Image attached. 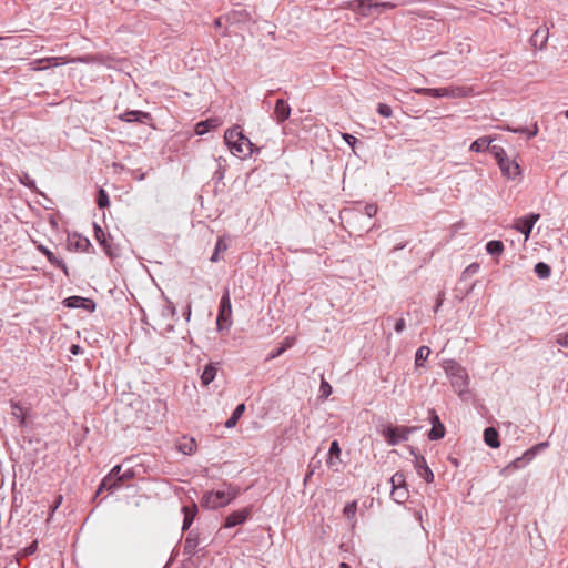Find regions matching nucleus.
<instances>
[{
	"instance_id": "nucleus-3",
	"label": "nucleus",
	"mask_w": 568,
	"mask_h": 568,
	"mask_svg": "<svg viewBox=\"0 0 568 568\" xmlns=\"http://www.w3.org/2000/svg\"><path fill=\"white\" fill-rule=\"evenodd\" d=\"M415 429V427L406 426H387L382 430V435L385 437L389 445L395 446L402 442L408 440L409 435Z\"/></svg>"
},
{
	"instance_id": "nucleus-54",
	"label": "nucleus",
	"mask_w": 568,
	"mask_h": 568,
	"mask_svg": "<svg viewBox=\"0 0 568 568\" xmlns=\"http://www.w3.org/2000/svg\"><path fill=\"white\" fill-rule=\"evenodd\" d=\"M342 136L344 141L352 148H354V145L358 142V140L349 133H343Z\"/></svg>"
},
{
	"instance_id": "nucleus-53",
	"label": "nucleus",
	"mask_w": 568,
	"mask_h": 568,
	"mask_svg": "<svg viewBox=\"0 0 568 568\" xmlns=\"http://www.w3.org/2000/svg\"><path fill=\"white\" fill-rule=\"evenodd\" d=\"M62 500H63V497L62 495H57L55 496V500L54 503L52 504L51 506V510H50V514H49V518L53 515V513L60 507V505L62 504Z\"/></svg>"
},
{
	"instance_id": "nucleus-15",
	"label": "nucleus",
	"mask_w": 568,
	"mask_h": 568,
	"mask_svg": "<svg viewBox=\"0 0 568 568\" xmlns=\"http://www.w3.org/2000/svg\"><path fill=\"white\" fill-rule=\"evenodd\" d=\"M119 119L128 123H146L150 121L151 114L140 110H130L119 115Z\"/></svg>"
},
{
	"instance_id": "nucleus-2",
	"label": "nucleus",
	"mask_w": 568,
	"mask_h": 568,
	"mask_svg": "<svg viewBox=\"0 0 568 568\" xmlns=\"http://www.w3.org/2000/svg\"><path fill=\"white\" fill-rule=\"evenodd\" d=\"M216 325L219 331L229 329L232 325V304L227 288L220 301Z\"/></svg>"
},
{
	"instance_id": "nucleus-1",
	"label": "nucleus",
	"mask_w": 568,
	"mask_h": 568,
	"mask_svg": "<svg viewBox=\"0 0 568 568\" xmlns=\"http://www.w3.org/2000/svg\"><path fill=\"white\" fill-rule=\"evenodd\" d=\"M224 489L206 491L202 497V506L207 509L225 507L240 494V488L232 484H224Z\"/></svg>"
},
{
	"instance_id": "nucleus-48",
	"label": "nucleus",
	"mask_w": 568,
	"mask_h": 568,
	"mask_svg": "<svg viewBox=\"0 0 568 568\" xmlns=\"http://www.w3.org/2000/svg\"><path fill=\"white\" fill-rule=\"evenodd\" d=\"M134 476H135V471H134L133 468L125 469L121 474V476H118V480H119L120 487L122 486V484L124 481H128V480L132 479Z\"/></svg>"
},
{
	"instance_id": "nucleus-41",
	"label": "nucleus",
	"mask_w": 568,
	"mask_h": 568,
	"mask_svg": "<svg viewBox=\"0 0 568 568\" xmlns=\"http://www.w3.org/2000/svg\"><path fill=\"white\" fill-rule=\"evenodd\" d=\"M390 484H392V488H393V487H406V478H405L404 473H402V471H396V473L390 477Z\"/></svg>"
},
{
	"instance_id": "nucleus-13",
	"label": "nucleus",
	"mask_w": 568,
	"mask_h": 568,
	"mask_svg": "<svg viewBox=\"0 0 568 568\" xmlns=\"http://www.w3.org/2000/svg\"><path fill=\"white\" fill-rule=\"evenodd\" d=\"M374 4V0H355L349 3V9L363 17H376Z\"/></svg>"
},
{
	"instance_id": "nucleus-38",
	"label": "nucleus",
	"mask_w": 568,
	"mask_h": 568,
	"mask_svg": "<svg viewBox=\"0 0 568 568\" xmlns=\"http://www.w3.org/2000/svg\"><path fill=\"white\" fill-rule=\"evenodd\" d=\"M11 407L13 409L12 415L13 417L19 420V424L21 426H24L26 424V415L23 414V407L18 402H11Z\"/></svg>"
},
{
	"instance_id": "nucleus-19",
	"label": "nucleus",
	"mask_w": 568,
	"mask_h": 568,
	"mask_svg": "<svg viewBox=\"0 0 568 568\" xmlns=\"http://www.w3.org/2000/svg\"><path fill=\"white\" fill-rule=\"evenodd\" d=\"M439 98L458 99L468 95V89L464 87L439 88Z\"/></svg>"
},
{
	"instance_id": "nucleus-60",
	"label": "nucleus",
	"mask_w": 568,
	"mask_h": 568,
	"mask_svg": "<svg viewBox=\"0 0 568 568\" xmlns=\"http://www.w3.org/2000/svg\"><path fill=\"white\" fill-rule=\"evenodd\" d=\"M21 183L28 187L34 186V181H32L28 174H24L23 178L20 179Z\"/></svg>"
},
{
	"instance_id": "nucleus-52",
	"label": "nucleus",
	"mask_w": 568,
	"mask_h": 568,
	"mask_svg": "<svg viewBox=\"0 0 568 568\" xmlns=\"http://www.w3.org/2000/svg\"><path fill=\"white\" fill-rule=\"evenodd\" d=\"M364 212L368 217H373L377 213V205L373 203H368L364 207Z\"/></svg>"
},
{
	"instance_id": "nucleus-49",
	"label": "nucleus",
	"mask_w": 568,
	"mask_h": 568,
	"mask_svg": "<svg viewBox=\"0 0 568 568\" xmlns=\"http://www.w3.org/2000/svg\"><path fill=\"white\" fill-rule=\"evenodd\" d=\"M320 392H321V396L324 398H327L332 394V386L324 378H322V382L320 385Z\"/></svg>"
},
{
	"instance_id": "nucleus-39",
	"label": "nucleus",
	"mask_w": 568,
	"mask_h": 568,
	"mask_svg": "<svg viewBox=\"0 0 568 568\" xmlns=\"http://www.w3.org/2000/svg\"><path fill=\"white\" fill-rule=\"evenodd\" d=\"M489 152L494 155L498 164L508 159L506 151L500 145H490Z\"/></svg>"
},
{
	"instance_id": "nucleus-64",
	"label": "nucleus",
	"mask_w": 568,
	"mask_h": 568,
	"mask_svg": "<svg viewBox=\"0 0 568 568\" xmlns=\"http://www.w3.org/2000/svg\"><path fill=\"white\" fill-rule=\"evenodd\" d=\"M70 352L74 355L79 354L81 352V347L79 345L73 344L70 348Z\"/></svg>"
},
{
	"instance_id": "nucleus-57",
	"label": "nucleus",
	"mask_w": 568,
	"mask_h": 568,
	"mask_svg": "<svg viewBox=\"0 0 568 568\" xmlns=\"http://www.w3.org/2000/svg\"><path fill=\"white\" fill-rule=\"evenodd\" d=\"M221 160H222V158L220 156V158L217 159L219 168H217V170H216V171H215V173H214V176H215L217 180H222V179H223V176H224V170L222 169Z\"/></svg>"
},
{
	"instance_id": "nucleus-28",
	"label": "nucleus",
	"mask_w": 568,
	"mask_h": 568,
	"mask_svg": "<svg viewBox=\"0 0 568 568\" xmlns=\"http://www.w3.org/2000/svg\"><path fill=\"white\" fill-rule=\"evenodd\" d=\"M229 248V244L226 242L225 236H220L216 241L214 252L210 258L211 262L216 263L220 261V253L225 252Z\"/></svg>"
},
{
	"instance_id": "nucleus-47",
	"label": "nucleus",
	"mask_w": 568,
	"mask_h": 568,
	"mask_svg": "<svg viewBox=\"0 0 568 568\" xmlns=\"http://www.w3.org/2000/svg\"><path fill=\"white\" fill-rule=\"evenodd\" d=\"M377 113L384 118H390L393 114L392 108L386 103H378Z\"/></svg>"
},
{
	"instance_id": "nucleus-44",
	"label": "nucleus",
	"mask_w": 568,
	"mask_h": 568,
	"mask_svg": "<svg viewBox=\"0 0 568 568\" xmlns=\"http://www.w3.org/2000/svg\"><path fill=\"white\" fill-rule=\"evenodd\" d=\"M375 12H376V17L379 16L381 13H383L385 10H390V9H394L397 7L396 3H393V2H377L375 1Z\"/></svg>"
},
{
	"instance_id": "nucleus-35",
	"label": "nucleus",
	"mask_w": 568,
	"mask_h": 568,
	"mask_svg": "<svg viewBox=\"0 0 568 568\" xmlns=\"http://www.w3.org/2000/svg\"><path fill=\"white\" fill-rule=\"evenodd\" d=\"M486 251L490 255H500L504 251V244L501 241L491 240L486 244Z\"/></svg>"
},
{
	"instance_id": "nucleus-5",
	"label": "nucleus",
	"mask_w": 568,
	"mask_h": 568,
	"mask_svg": "<svg viewBox=\"0 0 568 568\" xmlns=\"http://www.w3.org/2000/svg\"><path fill=\"white\" fill-rule=\"evenodd\" d=\"M118 476H121V465H115L110 473L102 479L97 490V495H99L103 490H109L110 493H114L120 488V484L118 480Z\"/></svg>"
},
{
	"instance_id": "nucleus-24",
	"label": "nucleus",
	"mask_w": 568,
	"mask_h": 568,
	"mask_svg": "<svg viewBox=\"0 0 568 568\" xmlns=\"http://www.w3.org/2000/svg\"><path fill=\"white\" fill-rule=\"evenodd\" d=\"M484 442L491 448H498L500 446L498 432L494 427H487L484 430Z\"/></svg>"
},
{
	"instance_id": "nucleus-22",
	"label": "nucleus",
	"mask_w": 568,
	"mask_h": 568,
	"mask_svg": "<svg viewBox=\"0 0 568 568\" xmlns=\"http://www.w3.org/2000/svg\"><path fill=\"white\" fill-rule=\"evenodd\" d=\"M199 546V534L195 531H190L184 541L183 552L187 556H193L196 552V548Z\"/></svg>"
},
{
	"instance_id": "nucleus-45",
	"label": "nucleus",
	"mask_w": 568,
	"mask_h": 568,
	"mask_svg": "<svg viewBox=\"0 0 568 568\" xmlns=\"http://www.w3.org/2000/svg\"><path fill=\"white\" fill-rule=\"evenodd\" d=\"M480 266L478 263H471L469 264L463 272L462 274V278L463 280H466V278H469L471 277L473 275L477 274L478 271H479Z\"/></svg>"
},
{
	"instance_id": "nucleus-63",
	"label": "nucleus",
	"mask_w": 568,
	"mask_h": 568,
	"mask_svg": "<svg viewBox=\"0 0 568 568\" xmlns=\"http://www.w3.org/2000/svg\"><path fill=\"white\" fill-rule=\"evenodd\" d=\"M166 311L172 316H175V314H176V308H175V306H174V304L172 302H168Z\"/></svg>"
},
{
	"instance_id": "nucleus-33",
	"label": "nucleus",
	"mask_w": 568,
	"mask_h": 568,
	"mask_svg": "<svg viewBox=\"0 0 568 568\" xmlns=\"http://www.w3.org/2000/svg\"><path fill=\"white\" fill-rule=\"evenodd\" d=\"M390 495L394 501L402 504L408 498V489L407 487H393Z\"/></svg>"
},
{
	"instance_id": "nucleus-51",
	"label": "nucleus",
	"mask_w": 568,
	"mask_h": 568,
	"mask_svg": "<svg viewBox=\"0 0 568 568\" xmlns=\"http://www.w3.org/2000/svg\"><path fill=\"white\" fill-rule=\"evenodd\" d=\"M556 343L561 347H568V331L557 335Z\"/></svg>"
},
{
	"instance_id": "nucleus-8",
	"label": "nucleus",
	"mask_w": 568,
	"mask_h": 568,
	"mask_svg": "<svg viewBox=\"0 0 568 568\" xmlns=\"http://www.w3.org/2000/svg\"><path fill=\"white\" fill-rule=\"evenodd\" d=\"M62 303L68 308H83L90 313L95 310L94 301L82 296H69L64 298Z\"/></svg>"
},
{
	"instance_id": "nucleus-56",
	"label": "nucleus",
	"mask_w": 568,
	"mask_h": 568,
	"mask_svg": "<svg viewBox=\"0 0 568 568\" xmlns=\"http://www.w3.org/2000/svg\"><path fill=\"white\" fill-rule=\"evenodd\" d=\"M34 62H36V60L30 63L32 70L42 71V70H47L49 68L48 63H34Z\"/></svg>"
},
{
	"instance_id": "nucleus-61",
	"label": "nucleus",
	"mask_w": 568,
	"mask_h": 568,
	"mask_svg": "<svg viewBox=\"0 0 568 568\" xmlns=\"http://www.w3.org/2000/svg\"><path fill=\"white\" fill-rule=\"evenodd\" d=\"M507 130L510 132L520 133V134H526V132H527V128H525V126H519V128H515V129L507 126Z\"/></svg>"
},
{
	"instance_id": "nucleus-50",
	"label": "nucleus",
	"mask_w": 568,
	"mask_h": 568,
	"mask_svg": "<svg viewBox=\"0 0 568 568\" xmlns=\"http://www.w3.org/2000/svg\"><path fill=\"white\" fill-rule=\"evenodd\" d=\"M339 454H341V448H339V444L337 440H333L331 443V447H329V458L332 459L333 457H339Z\"/></svg>"
},
{
	"instance_id": "nucleus-31",
	"label": "nucleus",
	"mask_w": 568,
	"mask_h": 568,
	"mask_svg": "<svg viewBox=\"0 0 568 568\" xmlns=\"http://www.w3.org/2000/svg\"><path fill=\"white\" fill-rule=\"evenodd\" d=\"M217 126V120L209 119L205 121H201L195 125V133L197 135H204L210 132L212 129Z\"/></svg>"
},
{
	"instance_id": "nucleus-62",
	"label": "nucleus",
	"mask_w": 568,
	"mask_h": 568,
	"mask_svg": "<svg viewBox=\"0 0 568 568\" xmlns=\"http://www.w3.org/2000/svg\"><path fill=\"white\" fill-rule=\"evenodd\" d=\"M443 301H444V294H443V293H440V294L438 295V298H437L436 305H435V307H434V312H435V313H437V312L439 311L440 306L443 305Z\"/></svg>"
},
{
	"instance_id": "nucleus-11",
	"label": "nucleus",
	"mask_w": 568,
	"mask_h": 568,
	"mask_svg": "<svg viewBox=\"0 0 568 568\" xmlns=\"http://www.w3.org/2000/svg\"><path fill=\"white\" fill-rule=\"evenodd\" d=\"M225 19L232 26H245L254 22L252 14L246 9L232 10L226 14Z\"/></svg>"
},
{
	"instance_id": "nucleus-17",
	"label": "nucleus",
	"mask_w": 568,
	"mask_h": 568,
	"mask_svg": "<svg viewBox=\"0 0 568 568\" xmlns=\"http://www.w3.org/2000/svg\"><path fill=\"white\" fill-rule=\"evenodd\" d=\"M229 150L233 155L244 159L252 154L253 143L244 135L243 141L234 143Z\"/></svg>"
},
{
	"instance_id": "nucleus-30",
	"label": "nucleus",
	"mask_w": 568,
	"mask_h": 568,
	"mask_svg": "<svg viewBox=\"0 0 568 568\" xmlns=\"http://www.w3.org/2000/svg\"><path fill=\"white\" fill-rule=\"evenodd\" d=\"M69 245L74 246L79 251H87L91 244L87 237L74 234L72 237H69Z\"/></svg>"
},
{
	"instance_id": "nucleus-27",
	"label": "nucleus",
	"mask_w": 568,
	"mask_h": 568,
	"mask_svg": "<svg viewBox=\"0 0 568 568\" xmlns=\"http://www.w3.org/2000/svg\"><path fill=\"white\" fill-rule=\"evenodd\" d=\"M491 141L493 140L488 136H481L471 143L470 151L480 153L486 150H489Z\"/></svg>"
},
{
	"instance_id": "nucleus-21",
	"label": "nucleus",
	"mask_w": 568,
	"mask_h": 568,
	"mask_svg": "<svg viewBox=\"0 0 568 568\" xmlns=\"http://www.w3.org/2000/svg\"><path fill=\"white\" fill-rule=\"evenodd\" d=\"M244 134L239 125L227 129L224 133V141L229 149L236 142L243 141Z\"/></svg>"
},
{
	"instance_id": "nucleus-26",
	"label": "nucleus",
	"mask_w": 568,
	"mask_h": 568,
	"mask_svg": "<svg viewBox=\"0 0 568 568\" xmlns=\"http://www.w3.org/2000/svg\"><path fill=\"white\" fill-rule=\"evenodd\" d=\"M70 62H74V59H68L67 57H48L42 59H37L34 63H48L50 67H58L62 64H67Z\"/></svg>"
},
{
	"instance_id": "nucleus-46",
	"label": "nucleus",
	"mask_w": 568,
	"mask_h": 568,
	"mask_svg": "<svg viewBox=\"0 0 568 568\" xmlns=\"http://www.w3.org/2000/svg\"><path fill=\"white\" fill-rule=\"evenodd\" d=\"M195 448L196 443L194 442V439H190L189 442L180 444L179 446V449L185 455H191L195 450Z\"/></svg>"
},
{
	"instance_id": "nucleus-59",
	"label": "nucleus",
	"mask_w": 568,
	"mask_h": 568,
	"mask_svg": "<svg viewBox=\"0 0 568 568\" xmlns=\"http://www.w3.org/2000/svg\"><path fill=\"white\" fill-rule=\"evenodd\" d=\"M406 327V323L404 318H399L395 324V331L397 333H402Z\"/></svg>"
},
{
	"instance_id": "nucleus-32",
	"label": "nucleus",
	"mask_w": 568,
	"mask_h": 568,
	"mask_svg": "<svg viewBox=\"0 0 568 568\" xmlns=\"http://www.w3.org/2000/svg\"><path fill=\"white\" fill-rule=\"evenodd\" d=\"M245 412V404L241 403L239 404L235 409L233 410L231 417L225 422V427L232 428L234 427L239 419L242 417V415Z\"/></svg>"
},
{
	"instance_id": "nucleus-42",
	"label": "nucleus",
	"mask_w": 568,
	"mask_h": 568,
	"mask_svg": "<svg viewBox=\"0 0 568 568\" xmlns=\"http://www.w3.org/2000/svg\"><path fill=\"white\" fill-rule=\"evenodd\" d=\"M97 204L100 209L108 207L110 204L109 195L105 190L100 189L97 196Z\"/></svg>"
},
{
	"instance_id": "nucleus-18",
	"label": "nucleus",
	"mask_w": 568,
	"mask_h": 568,
	"mask_svg": "<svg viewBox=\"0 0 568 568\" xmlns=\"http://www.w3.org/2000/svg\"><path fill=\"white\" fill-rule=\"evenodd\" d=\"M498 165L503 175L506 176L507 179L514 180L516 176L520 175V166L514 160L506 159Z\"/></svg>"
},
{
	"instance_id": "nucleus-55",
	"label": "nucleus",
	"mask_w": 568,
	"mask_h": 568,
	"mask_svg": "<svg viewBox=\"0 0 568 568\" xmlns=\"http://www.w3.org/2000/svg\"><path fill=\"white\" fill-rule=\"evenodd\" d=\"M539 132V129H538V124L537 122H535L531 128H527V132H526V135L528 139H531L534 136H536Z\"/></svg>"
},
{
	"instance_id": "nucleus-34",
	"label": "nucleus",
	"mask_w": 568,
	"mask_h": 568,
	"mask_svg": "<svg viewBox=\"0 0 568 568\" xmlns=\"http://www.w3.org/2000/svg\"><path fill=\"white\" fill-rule=\"evenodd\" d=\"M534 271L536 273V275L541 278V280H547L550 277V274H551V268L550 266L545 263V262H538L535 267H534Z\"/></svg>"
},
{
	"instance_id": "nucleus-16",
	"label": "nucleus",
	"mask_w": 568,
	"mask_h": 568,
	"mask_svg": "<svg viewBox=\"0 0 568 568\" xmlns=\"http://www.w3.org/2000/svg\"><path fill=\"white\" fill-rule=\"evenodd\" d=\"M290 115L291 106L287 101L284 99H277L273 112V118L277 124H283L290 118Z\"/></svg>"
},
{
	"instance_id": "nucleus-37",
	"label": "nucleus",
	"mask_w": 568,
	"mask_h": 568,
	"mask_svg": "<svg viewBox=\"0 0 568 568\" xmlns=\"http://www.w3.org/2000/svg\"><path fill=\"white\" fill-rule=\"evenodd\" d=\"M38 550V540L32 541L29 546L22 548L16 554V559L19 561L23 557H29Z\"/></svg>"
},
{
	"instance_id": "nucleus-40",
	"label": "nucleus",
	"mask_w": 568,
	"mask_h": 568,
	"mask_svg": "<svg viewBox=\"0 0 568 568\" xmlns=\"http://www.w3.org/2000/svg\"><path fill=\"white\" fill-rule=\"evenodd\" d=\"M413 92L420 95L439 98V88H414Z\"/></svg>"
},
{
	"instance_id": "nucleus-20",
	"label": "nucleus",
	"mask_w": 568,
	"mask_h": 568,
	"mask_svg": "<svg viewBox=\"0 0 568 568\" xmlns=\"http://www.w3.org/2000/svg\"><path fill=\"white\" fill-rule=\"evenodd\" d=\"M549 31L547 28H538L530 37V44L534 48L542 49L548 41Z\"/></svg>"
},
{
	"instance_id": "nucleus-12",
	"label": "nucleus",
	"mask_w": 568,
	"mask_h": 568,
	"mask_svg": "<svg viewBox=\"0 0 568 568\" xmlns=\"http://www.w3.org/2000/svg\"><path fill=\"white\" fill-rule=\"evenodd\" d=\"M534 459V450H526L520 457L515 458L500 470V475H508L513 470L520 469Z\"/></svg>"
},
{
	"instance_id": "nucleus-6",
	"label": "nucleus",
	"mask_w": 568,
	"mask_h": 568,
	"mask_svg": "<svg viewBox=\"0 0 568 568\" xmlns=\"http://www.w3.org/2000/svg\"><path fill=\"white\" fill-rule=\"evenodd\" d=\"M410 454L415 458L414 466H415L417 475L419 477H422L426 483H433L434 474H433L432 469L428 467L425 457L419 455L415 448L410 449Z\"/></svg>"
},
{
	"instance_id": "nucleus-10",
	"label": "nucleus",
	"mask_w": 568,
	"mask_h": 568,
	"mask_svg": "<svg viewBox=\"0 0 568 568\" xmlns=\"http://www.w3.org/2000/svg\"><path fill=\"white\" fill-rule=\"evenodd\" d=\"M94 235L99 244L103 247L106 255L113 257L116 256L118 253L112 245V239L110 234H106L103 229L94 223Z\"/></svg>"
},
{
	"instance_id": "nucleus-14",
	"label": "nucleus",
	"mask_w": 568,
	"mask_h": 568,
	"mask_svg": "<svg viewBox=\"0 0 568 568\" xmlns=\"http://www.w3.org/2000/svg\"><path fill=\"white\" fill-rule=\"evenodd\" d=\"M429 422L432 424V429L428 433V438L430 440L442 439L445 436V427L434 409L429 410Z\"/></svg>"
},
{
	"instance_id": "nucleus-7",
	"label": "nucleus",
	"mask_w": 568,
	"mask_h": 568,
	"mask_svg": "<svg viewBox=\"0 0 568 568\" xmlns=\"http://www.w3.org/2000/svg\"><path fill=\"white\" fill-rule=\"evenodd\" d=\"M252 506L244 507L240 510H235L226 516L224 527L233 528L237 525L244 524L252 515Z\"/></svg>"
},
{
	"instance_id": "nucleus-25",
	"label": "nucleus",
	"mask_w": 568,
	"mask_h": 568,
	"mask_svg": "<svg viewBox=\"0 0 568 568\" xmlns=\"http://www.w3.org/2000/svg\"><path fill=\"white\" fill-rule=\"evenodd\" d=\"M40 251L47 256L48 261L50 262V264L61 268L64 274L68 276L69 275V272H68V266L67 264L64 263L63 260L61 258H58L50 250H48L47 247H43L41 246L40 247Z\"/></svg>"
},
{
	"instance_id": "nucleus-36",
	"label": "nucleus",
	"mask_w": 568,
	"mask_h": 568,
	"mask_svg": "<svg viewBox=\"0 0 568 568\" xmlns=\"http://www.w3.org/2000/svg\"><path fill=\"white\" fill-rule=\"evenodd\" d=\"M430 354V348L427 347V346H420L416 354H415V365L418 367V366H423L424 365V362L427 361L428 356Z\"/></svg>"
},
{
	"instance_id": "nucleus-9",
	"label": "nucleus",
	"mask_w": 568,
	"mask_h": 568,
	"mask_svg": "<svg viewBox=\"0 0 568 568\" xmlns=\"http://www.w3.org/2000/svg\"><path fill=\"white\" fill-rule=\"evenodd\" d=\"M539 217L540 214L538 213H530L528 215L519 217L515 223V229L521 234H524L526 239H528L535 223L539 220Z\"/></svg>"
},
{
	"instance_id": "nucleus-29",
	"label": "nucleus",
	"mask_w": 568,
	"mask_h": 568,
	"mask_svg": "<svg viewBox=\"0 0 568 568\" xmlns=\"http://www.w3.org/2000/svg\"><path fill=\"white\" fill-rule=\"evenodd\" d=\"M216 372H217V368H216L215 364L210 363L209 365H206L201 375L202 384L206 386L210 383H212L216 376Z\"/></svg>"
},
{
	"instance_id": "nucleus-4",
	"label": "nucleus",
	"mask_w": 568,
	"mask_h": 568,
	"mask_svg": "<svg viewBox=\"0 0 568 568\" xmlns=\"http://www.w3.org/2000/svg\"><path fill=\"white\" fill-rule=\"evenodd\" d=\"M449 378L452 387L459 396L468 392V375L464 368L460 366L452 367Z\"/></svg>"
},
{
	"instance_id": "nucleus-23",
	"label": "nucleus",
	"mask_w": 568,
	"mask_h": 568,
	"mask_svg": "<svg viewBox=\"0 0 568 568\" xmlns=\"http://www.w3.org/2000/svg\"><path fill=\"white\" fill-rule=\"evenodd\" d=\"M182 511L184 515L182 530L185 531L194 521V518L197 514V506L195 504H192L191 506H183Z\"/></svg>"
},
{
	"instance_id": "nucleus-43",
	"label": "nucleus",
	"mask_w": 568,
	"mask_h": 568,
	"mask_svg": "<svg viewBox=\"0 0 568 568\" xmlns=\"http://www.w3.org/2000/svg\"><path fill=\"white\" fill-rule=\"evenodd\" d=\"M356 511H357V503L354 500V501H351V503H347L343 509V513L344 515L349 519H354L355 518V515H356Z\"/></svg>"
},
{
	"instance_id": "nucleus-58",
	"label": "nucleus",
	"mask_w": 568,
	"mask_h": 568,
	"mask_svg": "<svg viewBox=\"0 0 568 568\" xmlns=\"http://www.w3.org/2000/svg\"><path fill=\"white\" fill-rule=\"evenodd\" d=\"M546 447H548V443L544 442V443H539V444L535 445L534 447L529 448L528 450H534V457H535L539 450L545 449Z\"/></svg>"
}]
</instances>
